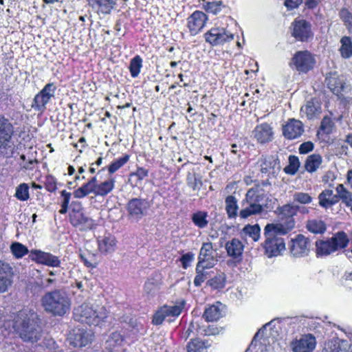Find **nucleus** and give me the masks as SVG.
I'll use <instances>...</instances> for the list:
<instances>
[{"label": "nucleus", "mask_w": 352, "mask_h": 352, "mask_svg": "<svg viewBox=\"0 0 352 352\" xmlns=\"http://www.w3.org/2000/svg\"><path fill=\"white\" fill-rule=\"evenodd\" d=\"M41 306L54 316H63L71 308V300L65 292L54 289L46 292L41 299Z\"/></svg>", "instance_id": "3"}, {"label": "nucleus", "mask_w": 352, "mask_h": 352, "mask_svg": "<svg viewBox=\"0 0 352 352\" xmlns=\"http://www.w3.org/2000/svg\"><path fill=\"white\" fill-rule=\"evenodd\" d=\"M13 133V128L8 119L0 116V152L3 153L4 150L11 148L10 139Z\"/></svg>", "instance_id": "17"}, {"label": "nucleus", "mask_w": 352, "mask_h": 352, "mask_svg": "<svg viewBox=\"0 0 352 352\" xmlns=\"http://www.w3.org/2000/svg\"><path fill=\"white\" fill-rule=\"evenodd\" d=\"M208 345L199 339H192L186 346L187 352H207Z\"/></svg>", "instance_id": "43"}, {"label": "nucleus", "mask_w": 352, "mask_h": 352, "mask_svg": "<svg viewBox=\"0 0 352 352\" xmlns=\"http://www.w3.org/2000/svg\"><path fill=\"white\" fill-rule=\"evenodd\" d=\"M142 58L139 55H136L131 59L129 69L133 78H136L140 74L142 67Z\"/></svg>", "instance_id": "45"}, {"label": "nucleus", "mask_w": 352, "mask_h": 352, "mask_svg": "<svg viewBox=\"0 0 352 352\" xmlns=\"http://www.w3.org/2000/svg\"><path fill=\"white\" fill-rule=\"evenodd\" d=\"M16 313L9 314L6 309H0V329L13 328V319Z\"/></svg>", "instance_id": "41"}, {"label": "nucleus", "mask_w": 352, "mask_h": 352, "mask_svg": "<svg viewBox=\"0 0 352 352\" xmlns=\"http://www.w3.org/2000/svg\"><path fill=\"white\" fill-rule=\"evenodd\" d=\"M274 132L271 124L263 122L256 126L252 131V136L254 140L261 144H265L274 140Z\"/></svg>", "instance_id": "15"}, {"label": "nucleus", "mask_w": 352, "mask_h": 352, "mask_svg": "<svg viewBox=\"0 0 352 352\" xmlns=\"http://www.w3.org/2000/svg\"><path fill=\"white\" fill-rule=\"evenodd\" d=\"M327 87L336 96H340L345 89V82L342 78L336 73L329 74L325 79Z\"/></svg>", "instance_id": "24"}, {"label": "nucleus", "mask_w": 352, "mask_h": 352, "mask_svg": "<svg viewBox=\"0 0 352 352\" xmlns=\"http://www.w3.org/2000/svg\"><path fill=\"white\" fill-rule=\"evenodd\" d=\"M115 182L116 181L113 178H110L100 182L96 188V196H106L114 188Z\"/></svg>", "instance_id": "38"}, {"label": "nucleus", "mask_w": 352, "mask_h": 352, "mask_svg": "<svg viewBox=\"0 0 352 352\" xmlns=\"http://www.w3.org/2000/svg\"><path fill=\"white\" fill-rule=\"evenodd\" d=\"M45 188L47 191L51 192L56 191L57 188L55 179L53 177H49L47 178Z\"/></svg>", "instance_id": "62"}, {"label": "nucleus", "mask_w": 352, "mask_h": 352, "mask_svg": "<svg viewBox=\"0 0 352 352\" xmlns=\"http://www.w3.org/2000/svg\"><path fill=\"white\" fill-rule=\"evenodd\" d=\"M29 257L36 263L51 267H59L61 265V261L58 256L40 250H31Z\"/></svg>", "instance_id": "11"}, {"label": "nucleus", "mask_w": 352, "mask_h": 352, "mask_svg": "<svg viewBox=\"0 0 352 352\" xmlns=\"http://www.w3.org/2000/svg\"><path fill=\"white\" fill-rule=\"evenodd\" d=\"M306 228L315 234H322L326 232L327 226L324 221L319 219H312L307 221Z\"/></svg>", "instance_id": "33"}, {"label": "nucleus", "mask_w": 352, "mask_h": 352, "mask_svg": "<svg viewBox=\"0 0 352 352\" xmlns=\"http://www.w3.org/2000/svg\"><path fill=\"white\" fill-rule=\"evenodd\" d=\"M209 333H208L206 329H204L203 327H201L198 321H192L188 329L185 331L184 333V337L187 339L189 338L191 335H208Z\"/></svg>", "instance_id": "42"}, {"label": "nucleus", "mask_w": 352, "mask_h": 352, "mask_svg": "<svg viewBox=\"0 0 352 352\" xmlns=\"http://www.w3.org/2000/svg\"><path fill=\"white\" fill-rule=\"evenodd\" d=\"M96 187L89 181L85 183L82 186L75 190L73 192L74 197L77 199H82L88 195L93 193L96 195Z\"/></svg>", "instance_id": "40"}, {"label": "nucleus", "mask_w": 352, "mask_h": 352, "mask_svg": "<svg viewBox=\"0 0 352 352\" xmlns=\"http://www.w3.org/2000/svg\"><path fill=\"white\" fill-rule=\"evenodd\" d=\"M208 213L205 211H197L192 214V221L194 224L199 228H204L207 226L208 221L207 220Z\"/></svg>", "instance_id": "46"}, {"label": "nucleus", "mask_w": 352, "mask_h": 352, "mask_svg": "<svg viewBox=\"0 0 352 352\" xmlns=\"http://www.w3.org/2000/svg\"><path fill=\"white\" fill-rule=\"evenodd\" d=\"M217 260L214 256L212 243L211 242L204 243L198 256L197 263L210 264L215 265Z\"/></svg>", "instance_id": "23"}, {"label": "nucleus", "mask_w": 352, "mask_h": 352, "mask_svg": "<svg viewBox=\"0 0 352 352\" xmlns=\"http://www.w3.org/2000/svg\"><path fill=\"white\" fill-rule=\"evenodd\" d=\"M334 122L331 120V118L326 116H324L320 123V130L324 134H330L333 129Z\"/></svg>", "instance_id": "54"}, {"label": "nucleus", "mask_w": 352, "mask_h": 352, "mask_svg": "<svg viewBox=\"0 0 352 352\" xmlns=\"http://www.w3.org/2000/svg\"><path fill=\"white\" fill-rule=\"evenodd\" d=\"M340 16L346 24L352 25V14L346 9L340 11Z\"/></svg>", "instance_id": "61"}, {"label": "nucleus", "mask_w": 352, "mask_h": 352, "mask_svg": "<svg viewBox=\"0 0 352 352\" xmlns=\"http://www.w3.org/2000/svg\"><path fill=\"white\" fill-rule=\"evenodd\" d=\"M320 112V106L312 100L307 101L300 109L302 116H305L309 120L314 118Z\"/></svg>", "instance_id": "34"}, {"label": "nucleus", "mask_w": 352, "mask_h": 352, "mask_svg": "<svg viewBox=\"0 0 352 352\" xmlns=\"http://www.w3.org/2000/svg\"><path fill=\"white\" fill-rule=\"evenodd\" d=\"M56 87L54 83H47L34 96L32 107L36 111L43 112L46 105L54 98Z\"/></svg>", "instance_id": "7"}, {"label": "nucleus", "mask_w": 352, "mask_h": 352, "mask_svg": "<svg viewBox=\"0 0 352 352\" xmlns=\"http://www.w3.org/2000/svg\"><path fill=\"white\" fill-rule=\"evenodd\" d=\"M157 290V285L151 280H148L144 284V291L148 294H153Z\"/></svg>", "instance_id": "64"}, {"label": "nucleus", "mask_w": 352, "mask_h": 352, "mask_svg": "<svg viewBox=\"0 0 352 352\" xmlns=\"http://www.w3.org/2000/svg\"><path fill=\"white\" fill-rule=\"evenodd\" d=\"M300 167V162L298 157L295 155H289V164L284 168L286 173L294 175L297 173Z\"/></svg>", "instance_id": "51"}, {"label": "nucleus", "mask_w": 352, "mask_h": 352, "mask_svg": "<svg viewBox=\"0 0 352 352\" xmlns=\"http://www.w3.org/2000/svg\"><path fill=\"white\" fill-rule=\"evenodd\" d=\"M98 249L102 254H107L115 251L116 247V238L112 235L100 237L98 239Z\"/></svg>", "instance_id": "27"}, {"label": "nucleus", "mask_w": 352, "mask_h": 352, "mask_svg": "<svg viewBox=\"0 0 352 352\" xmlns=\"http://www.w3.org/2000/svg\"><path fill=\"white\" fill-rule=\"evenodd\" d=\"M287 234L282 224L268 223L264 228L265 240L263 243L265 254L268 258L277 256L285 250L283 235Z\"/></svg>", "instance_id": "4"}, {"label": "nucleus", "mask_w": 352, "mask_h": 352, "mask_svg": "<svg viewBox=\"0 0 352 352\" xmlns=\"http://www.w3.org/2000/svg\"><path fill=\"white\" fill-rule=\"evenodd\" d=\"M314 144L311 142H305L301 144L298 151L300 154H306L314 149Z\"/></svg>", "instance_id": "60"}, {"label": "nucleus", "mask_w": 352, "mask_h": 352, "mask_svg": "<svg viewBox=\"0 0 352 352\" xmlns=\"http://www.w3.org/2000/svg\"><path fill=\"white\" fill-rule=\"evenodd\" d=\"M69 221L74 227L81 230H90L94 226V221L86 216L82 212H70Z\"/></svg>", "instance_id": "22"}, {"label": "nucleus", "mask_w": 352, "mask_h": 352, "mask_svg": "<svg viewBox=\"0 0 352 352\" xmlns=\"http://www.w3.org/2000/svg\"><path fill=\"white\" fill-rule=\"evenodd\" d=\"M243 248L244 246L242 242L236 238L232 239L226 243V250L228 255L232 258L241 256L243 254Z\"/></svg>", "instance_id": "30"}, {"label": "nucleus", "mask_w": 352, "mask_h": 352, "mask_svg": "<svg viewBox=\"0 0 352 352\" xmlns=\"http://www.w3.org/2000/svg\"><path fill=\"white\" fill-rule=\"evenodd\" d=\"M292 63L296 70L300 72L307 73L314 68L315 59L308 51L297 52L293 58Z\"/></svg>", "instance_id": "13"}, {"label": "nucleus", "mask_w": 352, "mask_h": 352, "mask_svg": "<svg viewBox=\"0 0 352 352\" xmlns=\"http://www.w3.org/2000/svg\"><path fill=\"white\" fill-rule=\"evenodd\" d=\"M213 267L214 265L210 264L197 263L196 276L193 281L195 286L199 287L206 279L210 277V272L208 270Z\"/></svg>", "instance_id": "26"}, {"label": "nucleus", "mask_w": 352, "mask_h": 352, "mask_svg": "<svg viewBox=\"0 0 352 352\" xmlns=\"http://www.w3.org/2000/svg\"><path fill=\"white\" fill-rule=\"evenodd\" d=\"M292 36L297 41L306 42L313 36L311 25L302 19H296L291 25Z\"/></svg>", "instance_id": "10"}, {"label": "nucleus", "mask_w": 352, "mask_h": 352, "mask_svg": "<svg viewBox=\"0 0 352 352\" xmlns=\"http://www.w3.org/2000/svg\"><path fill=\"white\" fill-rule=\"evenodd\" d=\"M293 200L294 202H297L300 204L305 205L310 204L312 201L313 198L307 192H296L293 195Z\"/></svg>", "instance_id": "52"}, {"label": "nucleus", "mask_w": 352, "mask_h": 352, "mask_svg": "<svg viewBox=\"0 0 352 352\" xmlns=\"http://www.w3.org/2000/svg\"><path fill=\"white\" fill-rule=\"evenodd\" d=\"M303 123L294 118L289 119L283 126V135L287 140H295L300 138L304 133Z\"/></svg>", "instance_id": "16"}, {"label": "nucleus", "mask_w": 352, "mask_h": 352, "mask_svg": "<svg viewBox=\"0 0 352 352\" xmlns=\"http://www.w3.org/2000/svg\"><path fill=\"white\" fill-rule=\"evenodd\" d=\"M185 305L186 301L181 300L173 305H164L154 315L153 323L155 325H159L168 317H177L181 314Z\"/></svg>", "instance_id": "9"}, {"label": "nucleus", "mask_w": 352, "mask_h": 352, "mask_svg": "<svg viewBox=\"0 0 352 352\" xmlns=\"http://www.w3.org/2000/svg\"><path fill=\"white\" fill-rule=\"evenodd\" d=\"M208 20L206 14L199 10L195 11L187 19V26L190 34L195 36L205 26Z\"/></svg>", "instance_id": "18"}, {"label": "nucleus", "mask_w": 352, "mask_h": 352, "mask_svg": "<svg viewBox=\"0 0 352 352\" xmlns=\"http://www.w3.org/2000/svg\"><path fill=\"white\" fill-rule=\"evenodd\" d=\"M16 197L21 201H26L29 199V187L27 184H20L16 190Z\"/></svg>", "instance_id": "56"}, {"label": "nucleus", "mask_w": 352, "mask_h": 352, "mask_svg": "<svg viewBox=\"0 0 352 352\" xmlns=\"http://www.w3.org/2000/svg\"><path fill=\"white\" fill-rule=\"evenodd\" d=\"M258 163L261 167V171L264 174H270L271 170L277 165L276 160L272 156L262 157Z\"/></svg>", "instance_id": "37"}, {"label": "nucleus", "mask_w": 352, "mask_h": 352, "mask_svg": "<svg viewBox=\"0 0 352 352\" xmlns=\"http://www.w3.org/2000/svg\"><path fill=\"white\" fill-rule=\"evenodd\" d=\"M309 240L302 234H298L292 240L290 247L291 254L295 257H301L307 255L309 252L308 245Z\"/></svg>", "instance_id": "21"}, {"label": "nucleus", "mask_w": 352, "mask_h": 352, "mask_svg": "<svg viewBox=\"0 0 352 352\" xmlns=\"http://www.w3.org/2000/svg\"><path fill=\"white\" fill-rule=\"evenodd\" d=\"M223 7L221 1L208 2L205 6L204 8L207 12L217 14L221 11Z\"/></svg>", "instance_id": "57"}, {"label": "nucleus", "mask_w": 352, "mask_h": 352, "mask_svg": "<svg viewBox=\"0 0 352 352\" xmlns=\"http://www.w3.org/2000/svg\"><path fill=\"white\" fill-rule=\"evenodd\" d=\"M319 205L328 208L338 201V197L334 195L332 190H324L318 195Z\"/></svg>", "instance_id": "31"}, {"label": "nucleus", "mask_w": 352, "mask_h": 352, "mask_svg": "<svg viewBox=\"0 0 352 352\" xmlns=\"http://www.w3.org/2000/svg\"><path fill=\"white\" fill-rule=\"evenodd\" d=\"M10 251L14 258H21L29 253L28 248L19 242H13L10 245Z\"/></svg>", "instance_id": "47"}, {"label": "nucleus", "mask_w": 352, "mask_h": 352, "mask_svg": "<svg viewBox=\"0 0 352 352\" xmlns=\"http://www.w3.org/2000/svg\"><path fill=\"white\" fill-rule=\"evenodd\" d=\"M107 318V311L104 306L83 303L74 310V318L89 326H98Z\"/></svg>", "instance_id": "5"}, {"label": "nucleus", "mask_w": 352, "mask_h": 352, "mask_svg": "<svg viewBox=\"0 0 352 352\" xmlns=\"http://www.w3.org/2000/svg\"><path fill=\"white\" fill-rule=\"evenodd\" d=\"M151 206L149 201L146 199L133 198L126 205V210L130 219L138 221L146 215Z\"/></svg>", "instance_id": "8"}, {"label": "nucleus", "mask_w": 352, "mask_h": 352, "mask_svg": "<svg viewBox=\"0 0 352 352\" xmlns=\"http://www.w3.org/2000/svg\"><path fill=\"white\" fill-rule=\"evenodd\" d=\"M322 162V157L318 154H313L307 158L305 168L309 173H314L319 168Z\"/></svg>", "instance_id": "39"}, {"label": "nucleus", "mask_w": 352, "mask_h": 352, "mask_svg": "<svg viewBox=\"0 0 352 352\" xmlns=\"http://www.w3.org/2000/svg\"><path fill=\"white\" fill-rule=\"evenodd\" d=\"M195 258V254L192 252H187L184 254L180 258L182 267L186 270L190 265L191 262Z\"/></svg>", "instance_id": "58"}, {"label": "nucleus", "mask_w": 352, "mask_h": 352, "mask_svg": "<svg viewBox=\"0 0 352 352\" xmlns=\"http://www.w3.org/2000/svg\"><path fill=\"white\" fill-rule=\"evenodd\" d=\"M13 269L10 265L0 261V294L8 291L12 283Z\"/></svg>", "instance_id": "20"}, {"label": "nucleus", "mask_w": 352, "mask_h": 352, "mask_svg": "<svg viewBox=\"0 0 352 352\" xmlns=\"http://www.w3.org/2000/svg\"><path fill=\"white\" fill-rule=\"evenodd\" d=\"M13 329L19 337L25 342L36 343L43 336L41 319L36 313L22 310L14 315Z\"/></svg>", "instance_id": "2"}, {"label": "nucleus", "mask_w": 352, "mask_h": 352, "mask_svg": "<svg viewBox=\"0 0 352 352\" xmlns=\"http://www.w3.org/2000/svg\"><path fill=\"white\" fill-rule=\"evenodd\" d=\"M186 183L193 190H199L202 186L201 177L196 173L188 172L186 176Z\"/></svg>", "instance_id": "44"}, {"label": "nucleus", "mask_w": 352, "mask_h": 352, "mask_svg": "<svg viewBox=\"0 0 352 352\" xmlns=\"http://www.w3.org/2000/svg\"><path fill=\"white\" fill-rule=\"evenodd\" d=\"M87 1L94 10L104 14H110L116 4L113 0H87Z\"/></svg>", "instance_id": "25"}, {"label": "nucleus", "mask_w": 352, "mask_h": 352, "mask_svg": "<svg viewBox=\"0 0 352 352\" xmlns=\"http://www.w3.org/2000/svg\"><path fill=\"white\" fill-rule=\"evenodd\" d=\"M336 191L339 197L343 200V201L347 205L350 206L352 203V196L350 192H349L342 184H339L336 187Z\"/></svg>", "instance_id": "53"}, {"label": "nucleus", "mask_w": 352, "mask_h": 352, "mask_svg": "<svg viewBox=\"0 0 352 352\" xmlns=\"http://www.w3.org/2000/svg\"><path fill=\"white\" fill-rule=\"evenodd\" d=\"M129 160V155H124L122 157L113 161L108 166L109 174H113L122 168Z\"/></svg>", "instance_id": "50"}, {"label": "nucleus", "mask_w": 352, "mask_h": 352, "mask_svg": "<svg viewBox=\"0 0 352 352\" xmlns=\"http://www.w3.org/2000/svg\"><path fill=\"white\" fill-rule=\"evenodd\" d=\"M226 276L224 273H220L210 278L208 285L214 289H221L225 287Z\"/></svg>", "instance_id": "48"}, {"label": "nucleus", "mask_w": 352, "mask_h": 352, "mask_svg": "<svg viewBox=\"0 0 352 352\" xmlns=\"http://www.w3.org/2000/svg\"><path fill=\"white\" fill-rule=\"evenodd\" d=\"M292 345L294 352H311L316 348V338L311 334H305L294 341Z\"/></svg>", "instance_id": "19"}, {"label": "nucleus", "mask_w": 352, "mask_h": 352, "mask_svg": "<svg viewBox=\"0 0 352 352\" xmlns=\"http://www.w3.org/2000/svg\"><path fill=\"white\" fill-rule=\"evenodd\" d=\"M205 40L212 46L223 45L234 39V34L226 32L224 28H212L204 34Z\"/></svg>", "instance_id": "12"}, {"label": "nucleus", "mask_w": 352, "mask_h": 352, "mask_svg": "<svg viewBox=\"0 0 352 352\" xmlns=\"http://www.w3.org/2000/svg\"><path fill=\"white\" fill-rule=\"evenodd\" d=\"M72 194L69 192H67L65 190H63L60 192V197H61V208L59 210V212L62 214L67 213L68 210V206L70 202Z\"/></svg>", "instance_id": "55"}, {"label": "nucleus", "mask_w": 352, "mask_h": 352, "mask_svg": "<svg viewBox=\"0 0 352 352\" xmlns=\"http://www.w3.org/2000/svg\"><path fill=\"white\" fill-rule=\"evenodd\" d=\"M339 52L342 58L349 59L352 57V40L349 36H344L340 39Z\"/></svg>", "instance_id": "36"}, {"label": "nucleus", "mask_w": 352, "mask_h": 352, "mask_svg": "<svg viewBox=\"0 0 352 352\" xmlns=\"http://www.w3.org/2000/svg\"><path fill=\"white\" fill-rule=\"evenodd\" d=\"M80 256L81 260L83 261L84 264L88 267H95L94 261V255L91 254L89 253H82L80 254Z\"/></svg>", "instance_id": "59"}, {"label": "nucleus", "mask_w": 352, "mask_h": 352, "mask_svg": "<svg viewBox=\"0 0 352 352\" xmlns=\"http://www.w3.org/2000/svg\"><path fill=\"white\" fill-rule=\"evenodd\" d=\"M322 352H352V344L348 340L329 342Z\"/></svg>", "instance_id": "28"}, {"label": "nucleus", "mask_w": 352, "mask_h": 352, "mask_svg": "<svg viewBox=\"0 0 352 352\" xmlns=\"http://www.w3.org/2000/svg\"><path fill=\"white\" fill-rule=\"evenodd\" d=\"M349 242L344 232H338L327 240H319L316 242V250L318 256H327L339 249L346 248Z\"/></svg>", "instance_id": "6"}, {"label": "nucleus", "mask_w": 352, "mask_h": 352, "mask_svg": "<svg viewBox=\"0 0 352 352\" xmlns=\"http://www.w3.org/2000/svg\"><path fill=\"white\" fill-rule=\"evenodd\" d=\"M270 186L269 181L265 180L254 184L247 191L243 204L246 203L248 206L239 211L241 219H247L261 214L265 210L273 208L274 200L269 197L265 189Z\"/></svg>", "instance_id": "1"}, {"label": "nucleus", "mask_w": 352, "mask_h": 352, "mask_svg": "<svg viewBox=\"0 0 352 352\" xmlns=\"http://www.w3.org/2000/svg\"><path fill=\"white\" fill-rule=\"evenodd\" d=\"M300 210V206L293 204H287L280 208V214L285 218H293Z\"/></svg>", "instance_id": "49"}, {"label": "nucleus", "mask_w": 352, "mask_h": 352, "mask_svg": "<svg viewBox=\"0 0 352 352\" xmlns=\"http://www.w3.org/2000/svg\"><path fill=\"white\" fill-rule=\"evenodd\" d=\"M222 307L223 305L217 302L206 308L203 316L205 320L208 322H213L220 319L223 316Z\"/></svg>", "instance_id": "29"}, {"label": "nucleus", "mask_w": 352, "mask_h": 352, "mask_svg": "<svg viewBox=\"0 0 352 352\" xmlns=\"http://www.w3.org/2000/svg\"><path fill=\"white\" fill-rule=\"evenodd\" d=\"M261 234V228L258 224L246 225L241 230V235L242 237H250L254 241H258Z\"/></svg>", "instance_id": "35"}, {"label": "nucleus", "mask_w": 352, "mask_h": 352, "mask_svg": "<svg viewBox=\"0 0 352 352\" xmlns=\"http://www.w3.org/2000/svg\"><path fill=\"white\" fill-rule=\"evenodd\" d=\"M94 335L90 331L84 329H74L69 334L68 341L74 347H82L90 344Z\"/></svg>", "instance_id": "14"}, {"label": "nucleus", "mask_w": 352, "mask_h": 352, "mask_svg": "<svg viewBox=\"0 0 352 352\" xmlns=\"http://www.w3.org/2000/svg\"><path fill=\"white\" fill-rule=\"evenodd\" d=\"M226 210L229 219H235L239 212L238 213L239 206L238 200L233 195H228L225 199Z\"/></svg>", "instance_id": "32"}, {"label": "nucleus", "mask_w": 352, "mask_h": 352, "mask_svg": "<svg viewBox=\"0 0 352 352\" xmlns=\"http://www.w3.org/2000/svg\"><path fill=\"white\" fill-rule=\"evenodd\" d=\"M302 2V0H285L284 5L289 10L297 8Z\"/></svg>", "instance_id": "63"}]
</instances>
